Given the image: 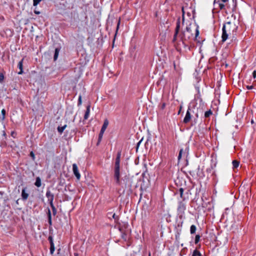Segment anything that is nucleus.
I'll return each mask as SVG.
<instances>
[{
	"mask_svg": "<svg viewBox=\"0 0 256 256\" xmlns=\"http://www.w3.org/2000/svg\"><path fill=\"white\" fill-rule=\"evenodd\" d=\"M237 30V26L234 22H228L224 24L222 28V41L224 42L229 38H231V40H235L236 34Z\"/></svg>",
	"mask_w": 256,
	"mask_h": 256,
	"instance_id": "obj_1",
	"label": "nucleus"
},
{
	"mask_svg": "<svg viewBox=\"0 0 256 256\" xmlns=\"http://www.w3.org/2000/svg\"><path fill=\"white\" fill-rule=\"evenodd\" d=\"M139 180L138 174L134 176L128 175L124 178V182L126 190L127 191L128 194L129 192H132L138 188V182Z\"/></svg>",
	"mask_w": 256,
	"mask_h": 256,
	"instance_id": "obj_2",
	"label": "nucleus"
},
{
	"mask_svg": "<svg viewBox=\"0 0 256 256\" xmlns=\"http://www.w3.org/2000/svg\"><path fill=\"white\" fill-rule=\"evenodd\" d=\"M141 170L143 172L142 183L140 184V190L142 191L146 190L150 186V180L148 176H146V166L145 163H142L140 168Z\"/></svg>",
	"mask_w": 256,
	"mask_h": 256,
	"instance_id": "obj_3",
	"label": "nucleus"
},
{
	"mask_svg": "<svg viewBox=\"0 0 256 256\" xmlns=\"http://www.w3.org/2000/svg\"><path fill=\"white\" fill-rule=\"evenodd\" d=\"M192 34H191L190 28L188 26H186V31L183 32L182 34L180 36L181 40L184 41H186L190 38Z\"/></svg>",
	"mask_w": 256,
	"mask_h": 256,
	"instance_id": "obj_4",
	"label": "nucleus"
},
{
	"mask_svg": "<svg viewBox=\"0 0 256 256\" xmlns=\"http://www.w3.org/2000/svg\"><path fill=\"white\" fill-rule=\"evenodd\" d=\"M108 124H109V122H108V120L106 118L104 120V124L102 126L100 132L99 134V141L102 140V138L103 134H104V132H105L106 128H107V127L108 125Z\"/></svg>",
	"mask_w": 256,
	"mask_h": 256,
	"instance_id": "obj_5",
	"label": "nucleus"
},
{
	"mask_svg": "<svg viewBox=\"0 0 256 256\" xmlns=\"http://www.w3.org/2000/svg\"><path fill=\"white\" fill-rule=\"evenodd\" d=\"M186 210V205L183 202H180L178 207V212L179 214H184Z\"/></svg>",
	"mask_w": 256,
	"mask_h": 256,
	"instance_id": "obj_6",
	"label": "nucleus"
},
{
	"mask_svg": "<svg viewBox=\"0 0 256 256\" xmlns=\"http://www.w3.org/2000/svg\"><path fill=\"white\" fill-rule=\"evenodd\" d=\"M114 178L116 180V182L118 184H120V168H115L114 169Z\"/></svg>",
	"mask_w": 256,
	"mask_h": 256,
	"instance_id": "obj_7",
	"label": "nucleus"
},
{
	"mask_svg": "<svg viewBox=\"0 0 256 256\" xmlns=\"http://www.w3.org/2000/svg\"><path fill=\"white\" fill-rule=\"evenodd\" d=\"M46 196L48 198V200L50 201L51 207L52 208L54 209V206L52 204V201L54 196V195L50 193V190H48L46 192Z\"/></svg>",
	"mask_w": 256,
	"mask_h": 256,
	"instance_id": "obj_8",
	"label": "nucleus"
},
{
	"mask_svg": "<svg viewBox=\"0 0 256 256\" xmlns=\"http://www.w3.org/2000/svg\"><path fill=\"white\" fill-rule=\"evenodd\" d=\"M72 170L74 174L76 176V178L79 180L80 178V174L78 172V166L76 164H72Z\"/></svg>",
	"mask_w": 256,
	"mask_h": 256,
	"instance_id": "obj_9",
	"label": "nucleus"
},
{
	"mask_svg": "<svg viewBox=\"0 0 256 256\" xmlns=\"http://www.w3.org/2000/svg\"><path fill=\"white\" fill-rule=\"evenodd\" d=\"M190 109L188 108L187 112H186V116L184 119V123H188V122L190 119H191V114H190Z\"/></svg>",
	"mask_w": 256,
	"mask_h": 256,
	"instance_id": "obj_10",
	"label": "nucleus"
},
{
	"mask_svg": "<svg viewBox=\"0 0 256 256\" xmlns=\"http://www.w3.org/2000/svg\"><path fill=\"white\" fill-rule=\"evenodd\" d=\"M120 153L118 152L116 160L115 168H120Z\"/></svg>",
	"mask_w": 256,
	"mask_h": 256,
	"instance_id": "obj_11",
	"label": "nucleus"
},
{
	"mask_svg": "<svg viewBox=\"0 0 256 256\" xmlns=\"http://www.w3.org/2000/svg\"><path fill=\"white\" fill-rule=\"evenodd\" d=\"M22 196L23 200H26L28 196V194L26 192V188H23L22 192Z\"/></svg>",
	"mask_w": 256,
	"mask_h": 256,
	"instance_id": "obj_12",
	"label": "nucleus"
},
{
	"mask_svg": "<svg viewBox=\"0 0 256 256\" xmlns=\"http://www.w3.org/2000/svg\"><path fill=\"white\" fill-rule=\"evenodd\" d=\"M180 22L178 20L177 22V24H176V32H175V34H174V40H176V36H177V35L178 34V30H179L180 27Z\"/></svg>",
	"mask_w": 256,
	"mask_h": 256,
	"instance_id": "obj_13",
	"label": "nucleus"
},
{
	"mask_svg": "<svg viewBox=\"0 0 256 256\" xmlns=\"http://www.w3.org/2000/svg\"><path fill=\"white\" fill-rule=\"evenodd\" d=\"M22 60H20L18 62V67L19 69L20 70V71L18 72V74H22L23 73V71H22V66H23Z\"/></svg>",
	"mask_w": 256,
	"mask_h": 256,
	"instance_id": "obj_14",
	"label": "nucleus"
},
{
	"mask_svg": "<svg viewBox=\"0 0 256 256\" xmlns=\"http://www.w3.org/2000/svg\"><path fill=\"white\" fill-rule=\"evenodd\" d=\"M90 112V105H88L86 107V110L84 116V120H86L88 118V117L89 116Z\"/></svg>",
	"mask_w": 256,
	"mask_h": 256,
	"instance_id": "obj_15",
	"label": "nucleus"
},
{
	"mask_svg": "<svg viewBox=\"0 0 256 256\" xmlns=\"http://www.w3.org/2000/svg\"><path fill=\"white\" fill-rule=\"evenodd\" d=\"M66 126H67L66 124H64L62 126H58V132L60 134H62L64 132V130L66 128Z\"/></svg>",
	"mask_w": 256,
	"mask_h": 256,
	"instance_id": "obj_16",
	"label": "nucleus"
},
{
	"mask_svg": "<svg viewBox=\"0 0 256 256\" xmlns=\"http://www.w3.org/2000/svg\"><path fill=\"white\" fill-rule=\"evenodd\" d=\"M232 168L234 169L237 168L239 166L240 162L236 160H234L232 162Z\"/></svg>",
	"mask_w": 256,
	"mask_h": 256,
	"instance_id": "obj_17",
	"label": "nucleus"
},
{
	"mask_svg": "<svg viewBox=\"0 0 256 256\" xmlns=\"http://www.w3.org/2000/svg\"><path fill=\"white\" fill-rule=\"evenodd\" d=\"M34 184L37 187H40L41 186V180L40 177L36 178Z\"/></svg>",
	"mask_w": 256,
	"mask_h": 256,
	"instance_id": "obj_18",
	"label": "nucleus"
},
{
	"mask_svg": "<svg viewBox=\"0 0 256 256\" xmlns=\"http://www.w3.org/2000/svg\"><path fill=\"white\" fill-rule=\"evenodd\" d=\"M59 52H60V50L58 48H56L55 49V52H54V60H56V59L58 58Z\"/></svg>",
	"mask_w": 256,
	"mask_h": 256,
	"instance_id": "obj_19",
	"label": "nucleus"
},
{
	"mask_svg": "<svg viewBox=\"0 0 256 256\" xmlns=\"http://www.w3.org/2000/svg\"><path fill=\"white\" fill-rule=\"evenodd\" d=\"M196 228L194 225H192L190 228V232L191 234H194L196 232Z\"/></svg>",
	"mask_w": 256,
	"mask_h": 256,
	"instance_id": "obj_20",
	"label": "nucleus"
},
{
	"mask_svg": "<svg viewBox=\"0 0 256 256\" xmlns=\"http://www.w3.org/2000/svg\"><path fill=\"white\" fill-rule=\"evenodd\" d=\"M192 256H202L200 252L197 250H194Z\"/></svg>",
	"mask_w": 256,
	"mask_h": 256,
	"instance_id": "obj_21",
	"label": "nucleus"
},
{
	"mask_svg": "<svg viewBox=\"0 0 256 256\" xmlns=\"http://www.w3.org/2000/svg\"><path fill=\"white\" fill-rule=\"evenodd\" d=\"M212 112L211 110H209L206 111L204 114V116L206 118H208L212 114Z\"/></svg>",
	"mask_w": 256,
	"mask_h": 256,
	"instance_id": "obj_22",
	"label": "nucleus"
},
{
	"mask_svg": "<svg viewBox=\"0 0 256 256\" xmlns=\"http://www.w3.org/2000/svg\"><path fill=\"white\" fill-rule=\"evenodd\" d=\"M143 140V138H142L139 142H138L137 144V145H136V152H138V148L140 146V144H142V142Z\"/></svg>",
	"mask_w": 256,
	"mask_h": 256,
	"instance_id": "obj_23",
	"label": "nucleus"
},
{
	"mask_svg": "<svg viewBox=\"0 0 256 256\" xmlns=\"http://www.w3.org/2000/svg\"><path fill=\"white\" fill-rule=\"evenodd\" d=\"M200 236L199 234H197L196 236L195 240H194V243L196 244H197L200 242Z\"/></svg>",
	"mask_w": 256,
	"mask_h": 256,
	"instance_id": "obj_24",
	"label": "nucleus"
},
{
	"mask_svg": "<svg viewBox=\"0 0 256 256\" xmlns=\"http://www.w3.org/2000/svg\"><path fill=\"white\" fill-rule=\"evenodd\" d=\"M54 250H55V248H54V244H50V252L51 254H52L54 252Z\"/></svg>",
	"mask_w": 256,
	"mask_h": 256,
	"instance_id": "obj_25",
	"label": "nucleus"
},
{
	"mask_svg": "<svg viewBox=\"0 0 256 256\" xmlns=\"http://www.w3.org/2000/svg\"><path fill=\"white\" fill-rule=\"evenodd\" d=\"M179 192H180V198H183L182 196H183L184 189L182 188H180L179 190Z\"/></svg>",
	"mask_w": 256,
	"mask_h": 256,
	"instance_id": "obj_26",
	"label": "nucleus"
},
{
	"mask_svg": "<svg viewBox=\"0 0 256 256\" xmlns=\"http://www.w3.org/2000/svg\"><path fill=\"white\" fill-rule=\"evenodd\" d=\"M41 1L42 0H34V6H37Z\"/></svg>",
	"mask_w": 256,
	"mask_h": 256,
	"instance_id": "obj_27",
	"label": "nucleus"
},
{
	"mask_svg": "<svg viewBox=\"0 0 256 256\" xmlns=\"http://www.w3.org/2000/svg\"><path fill=\"white\" fill-rule=\"evenodd\" d=\"M120 22V19H119L118 22V24H117V26H116V34H115V36H116V34L118 32V30L119 28Z\"/></svg>",
	"mask_w": 256,
	"mask_h": 256,
	"instance_id": "obj_28",
	"label": "nucleus"
},
{
	"mask_svg": "<svg viewBox=\"0 0 256 256\" xmlns=\"http://www.w3.org/2000/svg\"><path fill=\"white\" fill-rule=\"evenodd\" d=\"M2 120H4L5 118L6 110L4 109L2 110Z\"/></svg>",
	"mask_w": 256,
	"mask_h": 256,
	"instance_id": "obj_29",
	"label": "nucleus"
},
{
	"mask_svg": "<svg viewBox=\"0 0 256 256\" xmlns=\"http://www.w3.org/2000/svg\"><path fill=\"white\" fill-rule=\"evenodd\" d=\"M82 103V96L80 95L78 98V105H81Z\"/></svg>",
	"mask_w": 256,
	"mask_h": 256,
	"instance_id": "obj_30",
	"label": "nucleus"
},
{
	"mask_svg": "<svg viewBox=\"0 0 256 256\" xmlns=\"http://www.w3.org/2000/svg\"><path fill=\"white\" fill-rule=\"evenodd\" d=\"M182 150H180V152H179V154H178V160H180V158H182Z\"/></svg>",
	"mask_w": 256,
	"mask_h": 256,
	"instance_id": "obj_31",
	"label": "nucleus"
},
{
	"mask_svg": "<svg viewBox=\"0 0 256 256\" xmlns=\"http://www.w3.org/2000/svg\"><path fill=\"white\" fill-rule=\"evenodd\" d=\"M219 7H220V10H222V9L224 8L225 6H224V4H219Z\"/></svg>",
	"mask_w": 256,
	"mask_h": 256,
	"instance_id": "obj_32",
	"label": "nucleus"
},
{
	"mask_svg": "<svg viewBox=\"0 0 256 256\" xmlns=\"http://www.w3.org/2000/svg\"><path fill=\"white\" fill-rule=\"evenodd\" d=\"M48 240H50V244H54L53 240H52V236H49Z\"/></svg>",
	"mask_w": 256,
	"mask_h": 256,
	"instance_id": "obj_33",
	"label": "nucleus"
},
{
	"mask_svg": "<svg viewBox=\"0 0 256 256\" xmlns=\"http://www.w3.org/2000/svg\"><path fill=\"white\" fill-rule=\"evenodd\" d=\"M4 79V76L2 74H0V82H2Z\"/></svg>",
	"mask_w": 256,
	"mask_h": 256,
	"instance_id": "obj_34",
	"label": "nucleus"
},
{
	"mask_svg": "<svg viewBox=\"0 0 256 256\" xmlns=\"http://www.w3.org/2000/svg\"><path fill=\"white\" fill-rule=\"evenodd\" d=\"M30 156L32 157V159H34V154L32 152H31L30 153Z\"/></svg>",
	"mask_w": 256,
	"mask_h": 256,
	"instance_id": "obj_35",
	"label": "nucleus"
},
{
	"mask_svg": "<svg viewBox=\"0 0 256 256\" xmlns=\"http://www.w3.org/2000/svg\"><path fill=\"white\" fill-rule=\"evenodd\" d=\"M252 76L254 78H256V70H254L252 72Z\"/></svg>",
	"mask_w": 256,
	"mask_h": 256,
	"instance_id": "obj_36",
	"label": "nucleus"
},
{
	"mask_svg": "<svg viewBox=\"0 0 256 256\" xmlns=\"http://www.w3.org/2000/svg\"><path fill=\"white\" fill-rule=\"evenodd\" d=\"M246 88L248 90H252L253 88L252 86H247Z\"/></svg>",
	"mask_w": 256,
	"mask_h": 256,
	"instance_id": "obj_37",
	"label": "nucleus"
},
{
	"mask_svg": "<svg viewBox=\"0 0 256 256\" xmlns=\"http://www.w3.org/2000/svg\"><path fill=\"white\" fill-rule=\"evenodd\" d=\"M199 34V32L198 30V28L196 29V37Z\"/></svg>",
	"mask_w": 256,
	"mask_h": 256,
	"instance_id": "obj_38",
	"label": "nucleus"
},
{
	"mask_svg": "<svg viewBox=\"0 0 256 256\" xmlns=\"http://www.w3.org/2000/svg\"><path fill=\"white\" fill-rule=\"evenodd\" d=\"M138 159H139V158H137V159H136V160H135V164H138Z\"/></svg>",
	"mask_w": 256,
	"mask_h": 256,
	"instance_id": "obj_39",
	"label": "nucleus"
},
{
	"mask_svg": "<svg viewBox=\"0 0 256 256\" xmlns=\"http://www.w3.org/2000/svg\"><path fill=\"white\" fill-rule=\"evenodd\" d=\"M156 128H152V132H154L156 130Z\"/></svg>",
	"mask_w": 256,
	"mask_h": 256,
	"instance_id": "obj_40",
	"label": "nucleus"
},
{
	"mask_svg": "<svg viewBox=\"0 0 256 256\" xmlns=\"http://www.w3.org/2000/svg\"><path fill=\"white\" fill-rule=\"evenodd\" d=\"M223 2L225 3L228 1V0H221Z\"/></svg>",
	"mask_w": 256,
	"mask_h": 256,
	"instance_id": "obj_41",
	"label": "nucleus"
},
{
	"mask_svg": "<svg viewBox=\"0 0 256 256\" xmlns=\"http://www.w3.org/2000/svg\"><path fill=\"white\" fill-rule=\"evenodd\" d=\"M34 13L36 14H39L40 12L35 10L34 11Z\"/></svg>",
	"mask_w": 256,
	"mask_h": 256,
	"instance_id": "obj_42",
	"label": "nucleus"
},
{
	"mask_svg": "<svg viewBox=\"0 0 256 256\" xmlns=\"http://www.w3.org/2000/svg\"><path fill=\"white\" fill-rule=\"evenodd\" d=\"M165 106V104H163L162 106H161V108H164Z\"/></svg>",
	"mask_w": 256,
	"mask_h": 256,
	"instance_id": "obj_43",
	"label": "nucleus"
},
{
	"mask_svg": "<svg viewBox=\"0 0 256 256\" xmlns=\"http://www.w3.org/2000/svg\"><path fill=\"white\" fill-rule=\"evenodd\" d=\"M101 140H100L99 141V138L98 139V143H97V144H99Z\"/></svg>",
	"mask_w": 256,
	"mask_h": 256,
	"instance_id": "obj_44",
	"label": "nucleus"
},
{
	"mask_svg": "<svg viewBox=\"0 0 256 256\" xmlns=\"http://www.w3.org/2000/svg\"><path fill=\"white\" fill-rule=\"evenodd\" d=\"M115 217H116V214H113V216H112V218H115Z\"/></svg>",
	"mask_w": 256,
	"mask_h": 256,
	"instance_id": "obj_45",
	"label": "nucleus"
},
{
	"mask_svg": "<svg viewBox=\"0 0 256 256\" xmlns=\"http://www.w3.org/2000/svg\"><path fill=\"white\" fill-rule=\"evenodd\" d=\"M53 212H54V214H55V212H56V208H54V209H53Z\"/></svg>",
	"mask_w": 256,
	"mask_h": 256,
	"instance_id": "obj_46",
	"label": "nucleus"
},
{
	"mask_svg": "<svg viewBox=\"0 0 256 256\" xmlns=\"http://www.w3.org/2000/svg\"><path fill=\"white\" fill-rule=\"evenodd\" d=\"M74 256H78V254L76 253L74 254Z\"/></svg>",
	"mask_w": 256,
	"mask_h": 256,
	"instance_id": "obj_47",
	"label": "nucleus"
},
{
	"mask_svg": "<svg viewBox=\"0 0 256 256\" xmlns=\"http://www.w3.org/2000/svg\"><path fill=\"white\" fill-rule=\"evenodd\" d=\"M158 12H156V16H158Z\"/></svg>",
	"mask_w": 256,
	"mask_h": 256,
	"instance_id": "obj_48",
	"label": "nucleus"
},
{
	"mask_svg": "<svg viewBox=\"0 0 256 256\" xmlns=\"http://www.w3.org/2000/svg\"><path fill=\"white\" fill-rule=\"evenodd\" d=\"M14 134V132H12V134H11L12 136H13Z\"/></svg>",
	"mask_w": 256,
	"mask_h": 256,
	"instance_id": "obj_49",
	"label": "nucleus"
},
{
	"mask_svg": "<svg viewBox=\"0 0 256 256\" xmlns=\"http://www.w3.org/2000/svg\"><path fill=\"white\" fill-rule=\"evenodd\" d=\"M182 13H183V14H184V9H183V8H182Z\"/></svg>",
	"mask_w": 256,
	"mask_h": 256,
	"instance_id": "obj_50",
	"label": "nucleus"
},
{
	"mask_svg": "<svg viewBox=\"0 0 256 256\" xmlns=\"http://www.w3.org/2000/svg\"><path fill=\"white\" fill-rule=\"evenodd\" d=\"M3 135L5 136L6 135V133L4 132V134H3Z\"/></svg>",
	"mask_w": 256,
	"mask_h": 256,
	"instance_id": "obj_51",
	"label": "nucleus"
},
{
	"mask_svg": "<svg viewBox=\"0 0 256 256\" xmlns=\"http://www.w3.org/2000/svg\"><path fill=\"white\" fill-rule=\"evenodd\" d=\"M50 223L51 224V220H50V221H49Z\"/></svg>",
	"mask_w": 256,
	"mask_h": 256,
	"instance_id": "obj_52",
	"label": "nucleus"
},
{
	"mask_svg": "<svg viewBox=\"0 0 256 256\" xmlns=\"http://www.w3.org/2000/svg\"><path fill=\"white\" fill-rule=\"evenodd\" d=\"M149 256H150V254H149Z\"/></svg>",
	"mask_w": 256,
	"mask_h": 256,
	"instance_id": "obj_53",
	"label": "nucleus"
}]
</instances>
